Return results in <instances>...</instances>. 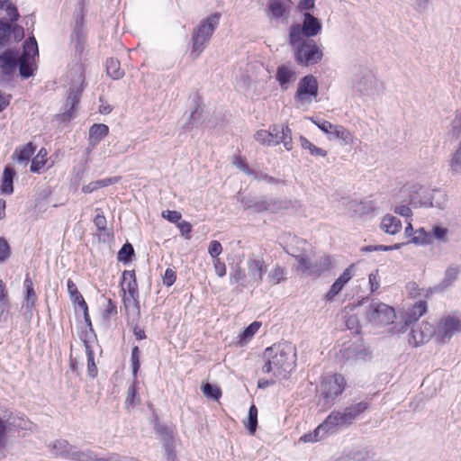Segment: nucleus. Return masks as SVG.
<instances>
[{"instance_id":"nucleus-1","label":"nucleus","mask_w":461,"mask_h":461,"mask_svg":"<svg viewBox=\"0 0 461 461\" xmlns=\"http://www.w3.org/2000/svg\"><path fill=\"white\" fill-rule=\"evenodd\" d=\"M264 374H271L274 378H288L296 366V349L289 342L274 344L263 353Z\"/></svg>"},{"instance_id":"nucleus-2","label":"nucleus","mask_w":461,"mask_h":461,"mask_svg":"<svg viewBox=\"0 0 461 461\" xmlns=\"http://www.w3.org/2000/svg\"><path fill=\"white\" fill-rule=\"evenodd\" d=\"M220 17L221 14L215 13L201 21V23L194 28L192 32L191 50V56L194 59H197L210 42L213 32L219 25Z\"/></svg>"},{"instance_id":"nucleus-3","label":"nucleus","mask_w":461,"mask_h":461,"mask_svg":"<svg viewBox=\"0 0 461 461\" xmlns=\"http://www.w3.org/2000/svg\"><path fill=\"white\" fill-rule=\"evenodd\" d=\"M292 46L294 60L303 67H309L319 63L322 57L321 48L312 39H299L297 41L289 40Z\"/></svg>"},{"instance_id":"nucleus-4","label":"nucleus","mask_w":461,"mask_h":461,"mask_svg":"<svg viewBox=\"0 0 461 461\" xmlns=\"http://www.w3.org/2000/svg\"><path fill=\"white\" fill-rule=\"evenodd\" d=\"M369 407L366 401L351 404L343 411H333L326 418L325 426H329L335 432L339 429L348 427Z\"/></svg>"},{"instance_id":"nucleus-5","label":"nucleus","mask_w":461,"mask_h":461,"mask_svg":"<svg viewBox=\"0 0 461 461\" xmlns=\"http://www.w3.org/2000/svg\"><path fill=\"white\" fill-rule=\"evenodd\" d=\"M71 83L68 95L65 104L63 117L65 120H71L75 115V109L80 101L84 90L85 72L82 65H76L70 70Z\"/></svg>"},{"instance_id":"nucleus-6","label":"nucleus","mask_w":461,"mask_h":461,"mask_svg":"<svg viewBox=\"0 0 461 461\" xmlns=\"http://www.w3.org/2000/svg\"><path fill=\"white\" fill-rule=\"evenodd\" d=\"M254 138L262 145L276 146L283 143L287 151H291L294 148L292 131L287 125H273L269 131L259 130Z\"/></svg>"},{"instance_id":"nucleus-7","label":"nucleus","mask_w":461,"mask_h":461,"mask_svg":"<svg viewBox=\"0 0 461 461\" xmlns=\"http://www.w3.org/2000/svg\"><path fill=\"white\" fill-rule=\"evenodd\" d=\"M347 383L340 374H334L323 377L320 385L321 401L323 407L330 408L336 399L344 392Z\"/></svg>"},{"instance_id":"nucleus-8","label":"nucleus","mask_w":461,"mask_h":461,"mask_svg":"<svg viewBox=\"0 0 461 461\" xmlns=\"http://www.w3.org/2000/svg\"><path fill=\"white\" fill-rule=\"evenodd\" d=\"M321 23L310 13L304 14L303 24H294L289 29V40L297 41L299 39H310L320 33Z\"/></svg>"},{"instance_id":"nucleus-9","label":"nucleus","mask_w":461,"mask_h":461,"mask_svg":"<svg viewBox=\"0 0 461 461\" xmlns=\"http://www.w3.org/2000/svg\"><path fill=\"white\" fill-rule=\"evenodd\" d=\"M366 317L375 326L393 323L396 315L393 307L380 302H372L366 312Z\"/></svg>"},{"instance_id":"nucleus-10","label":"nucleus","mask_w":461,"mask_h":461,"mask_svg":"<svg viewBox=\"0 0 461 461\" xmlns=\"http://www.w3.org/2000/svg\"><path fill=\"white\" fill-rule=\"evenodd\" d=\"M37 54V42L32 37L29 41H25L23 54L19 55V74L23 78H28L33 75V61L34 57Z\"/></svg>"},{"instance_id":"nucleus-11","label":"nucleus","mask_w":461,"mask_h":461,"mask_svg":"<svg viewBox=\"0 0 461 461\" xmlns=\"http://www.w3.org/2000/svg\"><path fill=\"white\" fill-rule=\"evenodd\" d=\"M318 89L316 77L312 75H307L300 80L294 98L302 104L310 103L317 98Z\"/></svg>"},{"instance_id":"nucleus-12","label":"nucleus","mask_w":461,"mask_h":461,"mask_svg":"<svg viewBox=\"0 0 461 461\" xmlns=\"http://www.w3.org/2000/svg\"><path fill=\"white\" fill-rule=\"evenodd\" d=\"M458 331H461V319L456 316H447L441 319L437 326L436 340L446 343Z\"/></svg>"},{"instance_id":"nucleus-13","label":"nucleus","mask_w":461,"mask_h":461,"mask_svg":"<svg viewBox=\"0 0 461 461\" xmlns=\"http://www.w3.org/2000/svg\"><path fill=\"white\" fill-rule=\"evenodd\" d=\"M381 83L371 71L364 72L355 83L356 89L363 95H373L380 91Z\"/></svg>"},{"instance_id":"nucleus-14","label":"nucleus","mask_w":461,"mask_h":461,"mask_svg":"<svg viewBox=\"0 0 461 461\" xmlns=\"http://www.w3.org/2000/svg\"><path fill=\"white\" fill-rule=\"evenodd\" d=\"M432 337L436 338V329L432 324L423 321L416 329H412L409 342L413 347H418L428 342Z\"/></svg>"},{"instance_id":"nucleus-15","label":"nucleus","mask_w":461,"mask_h":461,"mask_svg":"<svg viewBox=\"0 0 461 461\" xmlns=\"http://www.w3.org/2000/svg\"><path fill=\"white\" fill-rule=\"evenodd\" d=\"M19 52L14 50H5L0 54V69L6 76H12L19 68Z\"/></svg>"},{"instance_id":"nucleus-16","label":"nucleus","mask_w":461,"mask_h":461,"mask_svg":"<svg viewBox=\"0 0 461 461\" xmlns=\"http://www.w3.org/2000/svg\"><path fill=\"white\" fill-rule=\"evenodd\" d=\"M267 267V264L261 256L252 255L248 259L249 276L255 283L262 282Z\"/></svg>"},{"instance_id":"nucleus-17","label":"nucleus","mask_w":461,"mask_h":461,"mask_svg":"<svg viewBox=\"0 0 461 461\" xmlns=\"http://www.w3.org/2000/svg\"><path fill=\"white\" fill-rule=\"evenodd\" d=\"M347 209L351 217L361 218L372 213L375 210L373 201H349L347 203Z\"/></svg>"},{"instance_id":"nucleus-18","label":"nucleus","mask_w":461,"mask_h":461,"mask_svg":"<svg viewBox=\"0 0 461 461\" xmlns=\"http://www.w3.org/2000/svg\"><path fill=\"white\" fill-rule=\"evenodd\" d=\"M246 207L249 209H254L258 212L269 211L271 212H276L285 206L281 201L278 200H264L258 202L248 201L245 202Z\"/></svg>"},{"instance_id":"nucleus-19","label":"nucleus","mask_w":461,"mask_h":461,"mask_svg":"<svg viewBox=\"0 0 461 461\" xmlns=\"http://www.w3.org/2000/svg\"><path fill=\"white\" fill-rule=\"evenodd\" d=\"M352 268L353 265H350L339 278L336 279L325 295L328 301L333 300V298L341 292L344 285L352 278Z\"/></svg>"},{"instance_id":"nucleus-20","label":"nucleus","mask_w":461,"mask_h":461,"mask_svg":"<svg viewBox=\"0 0 461 461\" xmlns=\"http://www.w3.org/2000/svg\"><path fill=\"white\" fill-rule=\"evenodd\" d=\"M289 8L286 1L270 0L268 2V16L272 19L287 20L289 15Z\"/></svg>"},{"instance_id":"nucleus-21","label":"nucleus","mask_w":461,"mask_h":461,"mask_svg":"<svg viewBox=\"0 0 461 461\" xmlns=\"http://www.w3.org/2000/svg\"><path fill=\"white\" fill-rule=\"evenodd\" d=\"M122 289L125 292L127 291L130 297L133 300H136V298L139 295L138 293V285L136 281L135 272L133 270H125L122 273Z\"/></svg>"},{"instance_id":"nucleus-22","label":"nucleus","mask_w":461,"mask_h":461,"mask_svg":"<svg viewBox=\"0 0 461 461\" xmlns=\"http://www.w3.org/2000/svg\"><path fill=\"white\" fill-rule=\"evenodd\" d=\"M73 446L65 439H57L49 445L50 454L54 457L68 459Z\"/></svg>"},{"instance_id":"nucleus-23","label":"nucleus","mask_w":461,"mask_h":461,"mask_svg":"<svg viewBox=\"0 0 461 461\" xmlns=\"http://www.w3.org/2000/svg\"><path fill=\"white\" fill-rule=\"evenodd\" d=\"M296 79L294 70L286 66H280L276 71V80L283 90L288 89L290 85Z\"/></svg>"},{"instance_id":"nucleus-24","label":"nucleus","mask_w":461,"mask_h":461,"mask_svg":"<svg viewBox=\"0 0 461 461\" xmlns=\"http://www.w3.org/2000/svg\"><path fill=\"white\" fill-rule=\"evenodd\" d=\"M109 128L104 123H95L89 130L88 142L91 148H95L107 134Z\"/></svg>"},{"instance_id":"nucleus-25","label":"nucleus","mask_w":461,"mask_h":461,"mask_svg":"<svg viewBox=\"0 0 461 461\" xmlns=\"http://www.w3.org/2000/svg\"><path fill=\"white\" fill-rule=\"evenodd\" d=\"M380 228L387 234L395 235L402 230V221L393 215L386 214L382 219Z\"/></svg>"},{"instance_id":"nucleus-26","label":"nucleus","mask_w":461,"mask_h":461,"mask_svg":"<svg viewBox=\"0 0 461 461\" xmlns=\"http://www.w3.org/2000/svg\"><path fill=\"white\" fill-rule=\"evenodd\" d=\"M326 419L321 423L312 433L304 434L301 437L303 442H316L326 437L327 434L334 433L333 429L329 426H325Z\"/></svg>"},{"instance_id":"nucleus-27","label":"nucleus","mask_w":461,"mask_h":461,"mask_svg":"<svg viewBox=\"0 0 461 461\" xmlns=\"http://www.w3.org/2000/svg\"><path fill=\"white\" fill-rule=\"evenodd\" d=\"M427 312V303L424 301L417 302L413 307L403 314V321L406 325H410L412 321H417Z\"/></svg>"},{"instance_id":"nucleus-28","label":"nucleus","mask_w":461,"mask_h":461,"mask_svg":"<svg viewBox=\"0 0 461 461\" xmlns=\"http://www.w3.org/2000/svg\"><path fill=\"white\" fill-rule=\"evenodd\" d=\"M138 380L134 378L133 383L129 386L127 390V395L125 399V407L130 410L134 408L136 405L140 403V398L138 393Z\"/></svg>"},{"instance_id":"nucleus-29","label":"nucleus","mask_w":461,"mask_h":461,"mask_svg":"<svg viewBox=\"0 0 461 461\" xmlns=\"http://www.w3.org/2000/svg\"><path fill=\"white\" fill-rule=\"evenodd\" d=\"M296 261L298 262L296 269L303 274H305L307 276L312 275V267H313V261H312V258L310 255L306 253H301L298 255H293Z\"/></svg>"},{"instance_id":"nucleus-30","label":"nucleus","mask_w":461,"mask_h":461,"mask_svg":"<svg viewBox=\"0 0 461 461\" xmlns=\"http://www.w3.org/2000/svg\"><path fill=\"white\" fill-rule=\"evenodd\" d=\"M99 458L100 457L90 449L78 450L73 447L68 459L72 461H98Z\"/></svg>"},{"instance_id":"nucleus-31","label":"nucleus","mask_w":461,"mask_h":461,"mask_svg":"<svg viewBox=\"0 0 461 461\" xmlns=\"http://www.w3.org/2000/svg\"><path fill=\"white\" fill-rule=\"evenodd\" d=\"M286 268L279 265H276L268 273L267 282L271 285H276L286 280Z\"/></svg>"},{"instance_id":"nucleus-32","label":"nucleus","mask_w":461,"mask_h":461,"mask_svg":"<svg viewBox=\"0 0 461 461\" xmlns=\"http://www.w3.org/2000/svg\"><path fill=\"white\" fill-rule=\"evenodd\" d=\"M34 150L35 148L33 147L32 143L29 142L23 147L17 148L14 151V156L16 157L18 162L23 165H27L31 157L34 153Z\"/></svg>"},{"instance_id":"nucleus-33","label":"nucleus","mask_w":461,"mask_h":461,"mask_svg":"<svg viewBox=\"0 0 461 461\" xmlns=\"http://www.w3.org/2000/svg\"><path fill=\"white\" fill-rule=\"evenodd\" d=\"M448 167L452 176L461 175V140L448 161Z\"/></svg>"},{"instance_id":"nucleus-34","label":"nucleus","mask_w":461,"mask_h":461,"mask_svg":"<svg viewBox=\"0 0 461 461\" xmlns=\"http://www.w3.org/2000/svg\"><path fill=\"white\" fill-rule=\"evenodd\" d=\"M329 140H340L342 144L348 145L352 142V135L346 128L341 125H335Z\"/></svg>"},{"instance_id":"nucleus-35","label":"nucleus","mask_w":461,"mask_h":461,"mask_svg":"<svg viewBox=\"0 0 461 461\" xmlns=\"http://www.w3.org/2000/svg\"><path fill=\"white\" fill-rule=\"evenodd\" d=\"M299 141H300L302 149H307L312 156L323 157V158L327 156V150L315 146L309 140H307L304 136H300Z\"/></svg>"},{"instance_id":"nucleus-36","label":"nucleus","mask_w":461,"mask_h":461,"mask_svg":"<svg viewBox=\"0 0 461 461\" xmlns=\"http://www.w3.org/2000/svg\"><path fill=\"white\" fill-rule=\"evenodd\" d=\"M332 266V258L330 256L321 257L319 259L313 261L312 275H320L322 272L329 270Z\"/></svg>"},{"instance_id":"nucleus-37","label":"nucleus","mask_w":461,"mask_h":461,"mask_svg":"<svg viewBox=\"0 0 461 461\" xmlns=\"http://www.w3.org/2000/svg\"><path fill=\"white\" fill-rule=\"evenodd\" d=\"M244 425L250 435L256 432L258 427V409L254 404L249 410L248 418L244 420Z\"/></svg>"},{"instance_id":"nucleus-38","label":"nucleus","mask_w":461,"mask_h":461,"mask_svg":"<svg viewBox=\"0 0 461 461\" xmlns=\"http://www.w3.org/2000/svg\"><path fill=\"white\" fill-rule=\"evenodd\" d=\"M14 176V171L6 167L4 170L3 174V185H2V193L5 194H10L14 192L13 186V179Z\"/></svg>"},{"instance_id":"nucleus-39","label":"nucleus","mask_w":461,"mask_h":461,"mask_svg":"<svg viewBox=\"0 0 461 461\" xmlns=\"http://www.w3.org/2000/svg\"><path fill=\"white\" fill-rule=\"evenodd\" d=\"M107 74L113 79H119L123 77V70L121 69L120 62L114 59H109L106 61Z\"/></svg>"},{"instance_id":"nucleus-40","label":"nucleus","mask_w":461,"mask_h":461,"mask_svg":"<svg viewBox=\"0 0 461 461\" xmlns=\"http://www.w3.org/2000/svg\"><path fill=\"white\" fill-rule=\"evenodd\" d=\"M86 353L87 357V371L90 376L95 377L97 375V367L95 363V355L94 351L90 348L87 341H84Z\"/></svg>"},{"instance_id":"nucleus-41","label":"nucleus","mask_w":461,"mask_h":461,"mask_svg":"<svg viewBox=\"0 0 461 461\" xmlns=\"http://www.w3.org/2000/svg\"><path fill=\"white\" fill-rule=\"evenodd\" d=\"M459 273L460 269L457 266H449L445 272V277L442 282L443 285L445 287L451 285L457 279Z\"/></svg>"},{"instance_id":"nucleus-42","label":"nucleus","mask_w":461,"mask_h":461,"mask_svg":"<svg viewBox=\"0 0 461 461\" xmlns=\"http://www.w3.org/2000/svg\"><path fill=\"white\" fill-rule=\"evenodd\" d=\"M202 392L207 398H212L218 401L221 396V390L212 384L206 383L202 385Z\"/></svg>"},{"instance_id":"nucleus-43","label":"nucleus","mask_w":461,"mask_h":461,"mask_svg":"<svg viewBox=\"0 0 461 461\" xmlns=\"http://www.w3.org/2000/svg\"><path fill=\"white\" fill-rule=\"evenodd\" d=\"M429 233H428L423 228L416 230L413 233V237L409 241L417 245H424L429 243Z\"/></svg>"},{"instance_id":"nucleus-44","label":"nucleus","mask_w":461,"mask_h":461,"mask_svg":"<svg viewBox=\"0 0 461 461\" xmlns=\"http://www.w3.org/2000/svg\"><path fill=\"white\" fill-rule=\"evenodd\" d=\"M261 327V323L258 322V321H253L252 323H250L244 330L241 334H240V342H247L248 340H249L254 335L255 333L259 330V328Z\"/></svg>"},{"instance_id":"nucleus-45","label":"nucleus","mask_w":461,"mask_h":461,"mask_svg":"<svg viewBox=\"0 0 461 461\" xmlns=\"http://www.w3.org/2000/svg\"><path fill=\"white\" fill-rule=\"evenodd\" d=\"M85 40L86 39H85L83 29H82L81 25H79L78 23L77 22V26L71 34V41H72V42H75L76 48L77 50H81L83 44L85 43Z\"/></svg>"},{"instance_id":"nucleus-46","label":"nucleus","mask_w":461,"mask_h":461,"mask_svg":"<svg viewBox=\"0 0 461 461\" xmlns=\"http://www.w3.org/2000/svg\"><path fill=\"white\" fill-rule=\"evenodd\" d=\"M47 152L45 149H41L38 155L32 159V165H31V171L32 172H39L45 165V159L44 157L46 156Z\"/></svg>"},{"instance_id":"nucleus-47","label":"nucleus","mask_w":461,"mask_h":461,"mask_svg":"<svg viewBox=\"0 0 461 461\" xmlns=\"http://www.w3.org/2000/svg\"><path fill=\"white\" fill-rule=\"evenodd\" d=\"M0 9L5 10L6 16L12 22L16 21L19 17V14L16 7L10 1L2 2L0 5Z\"/></svg>"},{"instance_id":"nucleus-48","label":"nucleus","mask_w":461,"mask_h":461,"mask_svg":"<svg viewBox=\"0 0 461 461\" xmlns=\"http://www.w3.org/2000/svg\"><path fill=\"white\" fill-rule=\"evenodd\" d=\"M134 254L133 247L130 243L124 244L118 252V260L124 263L131 261V256Z\"/></svg>"},{"instance_id":"nucleus-49","label":"nucleus","mask_w":461,"mask_h":461,"mask_svg":"<svg viewBox=\"0 0 461 461\" xmlns=\"http://www.w3.org/2000/svg\"><path fill=\"white\" fill-rule=\"evenodd\" d=\"M96 215L94 219V223L99 231H104L107 228V221L102 209H95Z\"/></svg>"},{"instance_id":"nucleus-50","label":"nucleus","mask_w":461,"mask_h":461,"mask_svg":"<svg viewBox=\"0 0 461 461\" xmlns=\"http://www.w3.org/2000/svg\"><path fill=\"white\" fill-rule=\"evenodd\" d=\"M11 37V24L4 21H0V45H5Z\"/></svg>"},{"instance_id":"nucleus-51","label":"nucleus","mask_w":461,"mask_h":461,"mask_svg":"<svg viewBox=\"0 0 461 461\" xmlns=\"http://www.w3.org/2000/svg\"><path fill=\"white\" fill-rule=\"evenodd\" d=\"M404 243H396L393 246H385V245H378V246H366L362 249V251L365 252H373V251H390L393 249H400Z\"/></svg>"},{"instance_id":"nucleus-52","label":"nucleus","mask_w":461,"mask_h":461,"mask_svg":"<svg viewBox=\"0 0 461 461\" xmlns=\"http://www.w3.org/2000/svg\"><path fill=\"white\" fill-rule=\"evenodd\" d=\"M165 455L167 461H176V454L175 450L174 439L163 442Z\"/></svg>"},{"instance_id":"nucleus-53","label":"nucleus","mask_w":461,"mask_h":461,"mask_svg":"<svg viewBox=\"0 0 461 461\" xmlns=\"http://www.w3.org/2000/svg\"><path fill=\"white\" fill-rule=\"evenodd\" d=\"M447 233L448 230L442 226H434L432 229L433 237L443 243H447L448 241Z\"/></svg>"},{"instance_id":"nucleus-54","label":"nucleus","mask_w":461,"mask_h":461,"mask_svg":"<svg viewBox=\"0 0 461 461\" xmlns=\"http://www.w3.org/2000/svg\"><path fill=\"white\" fill-rule=\"evenodd\" d=\"M11 255V249L7 240L1 237L0 238V263L6 261Z\"/></svg>"},{"instance_id":"nucleus-55","label":"nucleus","mask_w":461,"mask_h":461,"mask_svg":"<svg viewBox=\"0 0 461 461\" xmlns=\"http://www.w3.org/2000/svg\"><path fill=\"white\" fill-rule=\"evenodd\" d=\"M139 355H140V349L136 346L132 348L131 357L133 378L137 377V374L140 369V359H139L140 356Z\"/></svg>"},{"instance_id":"nucleus-56","label":"nucleus","mask_w":461,"mask_h":461,"mask_svg":"<svg viewBox=\"0 0 461 461\" xmlns=\"http://www.w3.org/2000/svg\"><path fill=\"white\" fill-rule=\"evenodd\" d=\"M155 429L160 435L163 442L174 439V432L171 429L163 425H157Z\"/></svg>"},{"instance_id":"nucleus-57","label":"nucleus","mask_w":461,"mask_h":461,"mask_svg":"<svg viewBox=\"0 0 461 461\" xmlns=\"http://www.w3.org/2000/svg\"><path fill=\"white\" fill-rule=\"evenodd\" d=\"M67 286H68V292L69 294L70 299L74 303H76L77 300H79L80 298L83 297L82 294L77 290V285L71 279L68 280Z\"/></svg>"},{"instance_id":"nucleus-58","label":"nucleus","mask_w":461,"mask_h":461,"mask_svg":"<svg viewBox=\"0 0 461 461\" xmlns=\"http://www.w3.org/2000/svg\"><path fill=\"white\" fill-rule=\"evenodd\" d=\"M312 122L321 131H323L325 134L329 136H330V134L332 133L333 131V129L335 127L334 124L330 123V122L328 121H316V120H313L312 119Z\"/></svg>"},{"instance_id":"nucleus-59","label":"nucleus","mask_w":461,"mask_h":461,"mask_svg":"<svg viewBox=\"0 0 461 461\" xmlns=\"http://www.w3.org/2000/svg\"><path fill=\"white\" fill-rule=\"evenodd\" d=\"M410 203L412 204L414 207H438L443 208L440 204H434L432 199L427 198L424 201L421 200H416L414 197H411Z\"/></svg>"},{"instance_id":"nucleus-60","label":"nucleus","mask_w":461,"mask_h":461,"mask_svg":"<svg viewBox=\"0 0 461 461\" xmlns=\"http://www.w3.org/2000/svg\"><path fill=\"white\" fill-rule=\"evenodd\" d=\"M222 247L221 244L218 240H212L208 247V253L212 258H219L218 256L221 253Z\"/></svg>"},{"instance_id":"nucleus-61","label":"nucleus","mask_w":461,"mask_h":461,"mask_svg":"<svg viewBox=\"0 0 461 461\" xmlns=\"http://www.w3.org/2000/svg\"><path fill=\"white\" fill-rule=\"evenodd\" d=\"M162 216L169 221L170 222L178 223L182 218V215L177 211L167 210L162 212Z\"/></svg>"},{"instance_id":"nucleus-62","label":"nucleus","mask_w":461,"mask_h":461,"mask_svg":"<svg viewBox=\"0 0 461 461\" xmlns=\"http://www.w3.org/2000/svg\"><path fill=\"white\" fill-rule=\"evenodd\" d=\"M10 301H0V321L5 322L8 319Z\"/></svg>"},{"instance_id":"nucleus-63","label":"nucleus","mask_w":461,"mask_h":461,"mask_svg":"<svg viewBox=\"0 0 461 461\" xmlns=\"http://www.w3.org/2000/svg\"><path fill=\"white\" fill-rule=\"evenodd\" d=\"M452 126L454 134L456 137H461V110L456 114Z\"/></svg>"},{"instance_id":"nucleus-64","label":"nucleus","mask_w":461,"mask_h":461,"mask_svg":"<svg viewBox=\"0 0 461 461\" xmlns=\"http://www.w3.org/2000/svg\"><path fill=\"white\" fill-rule=\"evenodd\" d=\"M98 461H138L134 458L122 457L117 454H109L105 457H100Z\"/></svg>"}]
</instances>
